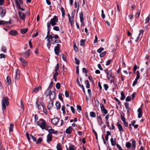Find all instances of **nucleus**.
<instances>
[{
	"mask_svg": "<svg viewBox=\"0 0 150 150\" xmlns=\"http://www.w3.org/2000/svg\"><path fill=\"white\" fill-rule=\"evenodd\" d=\"M5 57V55L4 54H0V58H4Z\"/></svg>",
	"mask_w": 150,
	"mask_h": 150,
	"instance_id": "64",
	"label": "nucleus"
},
{
	"mask_svg": "<svg viewBox=\"0 0 150 150\" xmlns=\"http://www.w3.org/2000/svg\"><path fill=\"white\" fill-rule=\"evenodd\" d=\"M138 117L139 118H141L142 117V108H139L138 110Z\"/></svg>",
	"mask_w": 150,
	"mask_h": 150,
	"instance_id": "13",
	"label": "nucleus"
},
{
	"mask_svg": "<svg viewBox=\"0 0 150 150\" xmlns=\"http://www.w3.org/2000/svg\"><path fill=\"white\" fill-rule=\"evenodd\" d=\"M40 104L41 105L43 108L44 113L46 114H47V111L46 109L45 108V104L43 102H42L40 103Z\"/></svg>",
	"mask_w": 150,
	"mask_h": 150,
	"instance_id": "18",
	"label": "nucleus"
},
{
	"mask_svg": "<svg viewBox=\"0 0 150 150\" xmlns=\"http://www.w3.org/2000/svg\"><path fill=\"white\" fill-rule=\"evenodd\" d=\"M112 75V72L111 70H110L108 72L107 75V78L108 79H110Z\"/></svg>",
	"mask_w": 150,
	"mask_h": 150,
	"instance_id": "32",
	"label": "nucleus"
},
{
	"mask_svg": "<svg viewBox=\"0 0 150 150\" xmlns=\"http://www.w3.org/2000/svg\"><path fill=\"white\" fill-rule=\"evenodd\" d=\"M60 45V44H58L57 45V46L55 47L54 51L55 54L56 55L59 54V52L60 49L59 47Z\"/></svg>",
	"mask_w": 150,
	"mask_h": 150,
	"instance_id": "9",
	"label": "nucleus"
},
{
	"mask_svg": "<svg viewBox=\"0 0 150 150\" xmlns=\"http://www.w3.org/2000/svg\"><path fill=\"white\" fill-rule=\"evenodd\" d=\"M124 105L126 108L127 112H129L130 110V108L129 107V104L128 103H124Z\"/></svg>",
	"mask_w": 150,
	"mask_h": 150,
	"instance_id": "24",
	"label": "nucleus"
},
{
	"mask_svg": "<svg viewBox=\"0 0 150 150\" xmlns=\"http://www.w3.org/2000/svg\"><path fill=\"white\" fill-rule=\"evenodd\" d=\"M90 116L93 117H95L96 115L95 113L93 112H90Z\"/></svg>",
	"mask_w": 150,
	"mask_h": 150,
	"instance_id": "39",
	"label": "nucleus"
},
{
	"mask_svg": "<svg viewBox=\"0 0 150 150\" xmlns=\"http://www.w3.org/2000/svg\"><path fill=\"white\" fill-rule=\"evenodd\" d=\"M69 21L70 23L71 26L74 24V17H71L69 18Z\"/></svg>",
	"mask_w": 150,
	"mask_h": 150,
	"instance_id": "26",
	"label": "nucleus"
},
{
	"mask_svg": "<svg viewBox=\"0 0 150 150\" xmlns=\"http://www.w3.org/2000/svg\"><path fill=\"white\" fill-rule=\"evenodd\" d=\"M18 14L20 19L23 20L24 21L26 17V15H28V14L27 13H26L25 14L21 11H18Z\"/></svg>",
	"mask_w": 150,
	"mask_h": 150,
	"instance_id": "5",
	"label": "nucleus"
},
{
	"mask_svg": "<svg viewBox=\"0 0 150 150\" xmlns=\"http://www.w3.org/2000/svg\"><path fill=\"white\" fill-rule=\"evenodd\" d=\"M7 83L8 85L10 84L11 83V80L10 77L8 76L6 78Z\"/></svg>",
	"mask_w": 150,
	"mask_h": 150,
	"instance_id": "33",
	"label": "nucleus"
},
{
	"mask_svg": "<svg viewBox=\"0 0 150 150\" xmlns=\"http://www.w3.org/2000/svg\"><path fill=\"white\" fill-rule=\"evenodd\" d=\"M28 28L22 29L21 30V32L22 34H25L28 31Z\"/></svg>",
	"mask_w": 150,
	"mask_h": 150,
	"instance_id": "31",
	"label": "nucleus"
},
{
	"mask_svg": "<svg viewBox=\"0 0 150 150\" xmlns=\"http://www.w3.org/2000/svg\"><path fill=\"white\" fill-rule=\"evenodd\" d=\"M46 124V123L45 121L42 119H40L38 121H37L36 122V125L39 126L42 129H45Z\"/></svg>",
	"mask_w": 150,
	"mask_h": 150,
	"instance_id": "3",
	"label": "nucleus"
},
{
	"mask_svg": "<svg viewBox=\"0 0 150 150\" xmlns=\"http://www.w3.org/2000/svg\"><path fill=\"white\" fill-rule=\"evenodd\" d=\"M59 120L56 118H53L51 120L52 122L54 125H56L57 124Z\"/></svg>",
	"mask_w": 150,
	"mask_h": 150,
	"instance_id": "20",
	"label": "nucleus"
},
{
	"mask_svg": "<svg viewBox=\"0 0 150 150\" xmlns=\"http://www.w3.org/2000/svg\"><path fill=\"white\" fill-rule=\"evenodd\" d=\"M55 105L57 107V109H59L61 107V105L60 102L58 101L56 102Z\"/></svg>",
	"mask_w": 150,
	"mask_h": 150,
	"instance_id": "29",
	"label": "nucleus"
},
{
	"mask_svg": "<svg viewBox=\"0 0 150 150\" xmlns=\"http://www.w3.org/2000/svg\"><path fill=\"white\" fill-rule=\"evenodd\" d=\"M40 103L41 102L39 103L38 100H37L36 102L37 106L39 110L41 109L42 108V107L41 105L40 104Z\"/></svg>",
	"mask_w": 150,
	"mask_h": 150,
	"instance_id": "34",
	"label": "nucleus"
},
{
	"mask_svg": "<svg viewBox=\"0 0 150 150\" xmlns=\"http://www.w3.org/2000/svg\"><path fill=\"white\" fill-rule=\"evenodd\" d=\"M85 84L86 85V87L87 88H88L90 87V84L88 80H86L85 81Z\"/></svg>",
	"mask_w": 150,
	"mask_h": 150,
	"instance_id": "38",
	"label": "nucleus"
},
{
	"mask_svg": "<svg viewBox=\"0 0 150 150\" xmlns=\"http://www.w3.org/2000/svg\"><path fill=\"white\" fill-rule=\"evenodd\" d=\"M61 10L62 14V16L64 17L65 16V11L63 7H61Z\"/></svg>",
	"mask_w": 150,
	"mask_h": 150,
	"instance_id": "41",
	"label": "nucleus"
},
{
	"mask_svg": "<svg viewBox=\"0 0 150 150\" xmlns=\"http://www.w3.org/2000/svg\"><path fill=\"white\" fill-rule=\"evenodd\" d=\"M6 13V10L3 9L2 8H0V15L2 18L5 15Z\"/></svg>",
	"mask_w": 150,
	"mask_h": 150,
	"instance_id": "7",
	"label": "nucleus"
},
{
	"mask_svg": "<svg viewBox=\"0 0 150 150\" xmlns=\"http://www.w3.org/2000/svg\"><path fill=\"white\" fill-rule=\"evenodd\" d=\"M117 125L118 126V129L120 132L122 131L123 130L122 126L118 122L117 123Z\"/></svg>",
	"mask_w": 150,
	"mask_h": 150,
	"instance_id": "27",
	"label": "nucleus"
},
{
	"mask_svg": "<svg viewBox=\"0 0 150 150\" xmlns=\"http://www.w3.org/2000/svg\"><path fill=\"white\" fill-rule=\"evenodd\" d=\"M42 141V139L41 138H39L38 139V140L36 142H36V144H39L40 143V142Z\"/></svg>",
	"mask_w": 150,
	"mask_h": 150,
	"instance_id": "45",
	"label": "nucleus"
},
{
	"mask_svg": "<svg viewBox=\"0 0 150 150\" xmlns=\"http://www.w3.org/2000/svg\"><path fill=\"white\" fill-rule=\"evenodd\" d=\"M75 63L77 64H79L80 63V61L79 59H77V58H75Z\"/></svg>",
	"mask_w": 150,
	"mask_h": 150,
	"instance_id": "50",
	"label": "nucleus"
},
{
	"mask_svg": "<svg viewBox=\"0 0 150 150\" xmlns=\"http://www.w3.org/2000/svg\"><path fill=\"white\" fill-rule=\"evenodd\" d=\"M48 132H49V133H50V134H57L58 133L57 131H55L54 129H49L48 130Z\"/></svg>",
	"mask_w": 150,
	"mask_h": 150,
	"instance_id": "21",
	"label": "nucleus"
},
{
	"mask_svg": "<svg viewBox=\"0 0 150 150\" xmlns=\"http://www.w3.org/2000/svg\"><path fill=\"white\" fill-rule=\"evenodd\" d=\"M9 33L12 35H15L17 34L18 33L15 30H11L9 31Z\"/></svg>",
	"mask_w": 150,
	"mask_h": 150,
	"instance_id": "22",
	"label": "nucleus"
},
{
	"mask_svg": "<svg viewBox=\"0 0 150 150\" xmlns=\"http://www.w3.org/2000/svg\"><path fill=\"white\" fill-rule=\"evenodd\" d=\"M20 107L22 109H23L24 108V106L23 103V100L22 99H21V101H20Z\"/></svg>",
	"mask_w": 150,
	"mask_h": 150,
	"instance_id": "46",
	"label": "nucleus"
},
{
	"mask_svg": "<svg viewBox=\"0 0 150 150\" xmlns=\"http://www.w3.org/2000/svg\"><path fill=\"white\" fill-rule=\"evenodd\" d=\"M56 88L58 89H59L60 88V84L59 83H57L56 85Z\"/></svg>",
	"mask_w": 150,
	"mask_h": 150,
	"instance_id": "52",
	"label": "nucleus"
},
{
	"mask_svg": "<svg viewBox=\"0 0 150 150\" xmlns=\"http://www.w3.org/2000/svg\"><path fill=\"white\" fill-rule=\"evenodd\" d=\"M100 105L101 111L104 114V115H105L107 114L108 113V112L107 110L105 108L103 105L100 104Z\"/></svg>",
	"mask_w": 150,
	"mask_h": 150,
	"instance_id": "6",
	"label": "nucleus"
},
{
	"mask_svg": "<svg viewBox=\"0 0 150 150\" xmlns=\"http://www.w3.org/2000/svg\"><path fill=\"white\" fill-rule=\"evenodd\" d=\"M50 100L49 102L47 105V108L49 110L51 109L53 105V101L52 100V99H51L50 98Z\"/></svg>",
	"mask_w": 150,
	"mask_h": 150,
	"instance_id": "15",
	"label": "nucleus"
},
{
	"mask_svg": "<svg viewBox=\"0 0 150 150\" xmlns=\"http://www.w3.org/2000/svg\"><path fill=\"white\" fill-rule=\"evenodd\" d=\"M110 142L112 146H115L116 145V141L115 138L113 139L112 138H111L110 139Z\"/></svg>",
	"mask_w": 150,
	"mask_h": 150,
	"instance_id": "23",
	"label": "nucleus"
},
{
	"mask_svg": "<svg viewBox=\"0 0 150 150\" xmlns=\"http://www.w3.org/2000/svg\"><path fill=\"white\" fill-rule=\"evenodd\" d=\"M111 59H109L106 62V65H108L110 64L111 62Z\"/></svg>",
	"mask_w": 150,
	"mask_h": 150,
	"instance_id": "60",
	"label": "nucleus"
},
{
	"mask_svg": "<svg viewBox=\"0 0 150 150\" xmlns=\"http://www.w3.org/2000/svg\"><path fill=\"white\" fill-rule=\"evenodd\" d=\"M22 62L23 65V66L25 67L27 65V62L23 58H21L19 59Z\"/></svg>",
	"mask_w": 150,
	"mask_h": 150,
	"instance_id": "17",
	"label": "nucleus"
},
{
	"mask_svg": "<svg viewBox=\"0 0 150 150\" xmlns=\"http://www.w3.org/2000/svg\"><path fill=\"white\" fill-rule=\"evenodd\" d=\"M75 146L74 145H70L69 147V150H75V149L74 148Z\"/></svg>",
	"mask_w": 150,
	"mask_h": 150,
	"instance_id": "47",
	"label": "nucleus"
},
{
	"mask_svg": "<svg viewBox=\"0 0 150 150\" xmlns=\"http://www.w3.org/2000/svg\"><path fill=\"white\" fill-rule=\"evenodd\" d=\"M10 23V22L6 21L3 20H0V25L7 24Z\"/></svg>",
	"mask_w": 150,
	"mask_h": 150,
	"instance_id": "30",
	"label": "nucleus"
},
{
	"mask_svg": "<svg viewBox=\"0 0 150 150\" xmlns=\"http://www.w3.org/2000/svg\"><path fill=\"white\" fill-rule=\"evenodd\" d=\"M59 67V64L58 63H57V64L56 66L55 67V72H57V71L58 70Z\"/></svg>",
	"mask_w": 150,
	"mask_h": 150,
	"instance_id": "51",
	"label": "nucleus"
},
{
	"mask_svg": "<svg viewBox=\"0 0 150 150\" xmlns=\"http://www.w3.org/2000/svg\"><path fill=\"white\" fill-rule=\"evenodd\" d=\"M14 125L12 124H11L10 125V126L9 127V131L10 132V131H13Z\"/></svg>",
	"mask_w": 150,
	"mask_h": 150,
	"instance_id": "40",
	"label": "nucleus"
},
{
	"mask_svg": "<svg viewBox=\"0 0 150 150\" xmlns=\"http://www.w3.org/2000/svg\"><path fill=\"white\" fill-rule=\"evenodd\" d=\"M52 82H51L48 89L45 93L46 96H50V98L51 99H54L55 98V93L54 91H53L52 92L51 91V88L52 87Z\"/></svg>",
	"mask_w": 150,
	"mask_h": 150,
	"instance_id": "1",
	"label": "nucleus"
},
{
	"mask_svg": "<svg viewBox=\"0 0 150 150\" xmlns=\"http://www.w3.org/2000/svg\"><path fill=\"white\" fill-rule=\"evenodd\" d=\"M9 104V102L8 100V98L6 96H4L2 98V99L1 100V105H2V109L3 111V112H4L6 109V106H8Z\"/></svg>",
	"mask_w": 150,
	"mask_h": 150,
	"instance_id": "2",
	"label": "nucleus"
},
{
	"mask_svg": "<svg viewBox=\"0 0 150 150\" xmlns=\"http://www.w3.org/2000/svg\"><path fill=\"white\" fill-rule=\"evenodd\" d=\"M60 40H55L54 41V42H52V44H54V43H59L60 42Z\"/></svg>",
	"mask_w": 150,
	"mask_h": 150,
	"instance_id": "56",
	"label": "nucleus"
},
{
	"mask_svg": "<svg viewBox=\"0 0 150 150\" xmlns=\"http://www.w3.org/2000/svg\"><path fill=\"white\" fill-rule=\"evenodd\" d=\"M53 29L55 31H59V27L57 26H54Z\"/></svg>",
	"mask_w": 150,
	"mask_h": 150,
	"instance_id": "53",
	"label": "nucleus"
},
{
	"mask_svg": "<svg viewBox=\"0 0 150 150\" xmlns=\"http://www.w3.org/2000/svg\"><path fill=\"white\" fill-rule=\"evenodd\" d=\"M79 17L81 22L83 23L84 20V18L83 13L82 12H81V13H79Z\"/></svg>",
	"mask_w": 150,
	"mask_h": 150,
	"instance_id": "25",
	"label": "nucleus"
},
{
	"mask_svg": "<svg viewBox=\"0 0 150 150\" xmlns=\"http://www.w3.org/2000/svg\"><path fill=\"white\" fill-rule=\"evenodd\" d=\"M121 97L120 98V100H124L125 98V96L124 93L122 91H121Z\"/></svg>",
	"mask_w": 150,
	"mask_h": 150,
	"instance_id": "36",
	"label": "nucleus"
},
{
	"mask_svg": "<svg viewBox=\"0 0 150 150\" xmlns=\"http://www.w3.org/2000/svg\"><path fill=\"white\" fill-rule=\"evenodd\" d=\"M140 11H141V9L140 8H138V10H137V13H136V16L137 18H138L139 17V16H140Z\"/></svg>",
	"mask_w": 150,
	"mask_h": 150,
	"instance_id": "35",
	"label": "nucleus"
},
{
	"mask_svg": "<svg viewBox=\"0 0 150 150\" xmlns=\"http://www.w3.org/2000/svg\"><path fill=\"white\" fill-rule=\"evenodd\" d=\"M41 87L40 86H39L38 87H36L35 88L33 91V93H36L38 92L40 90H41Z\"/></svg>",
	"mask_w": 150,
	"mask_h": 150,
	"instance_id": "19",
	"label": "nucleus"
},
{
	"mask_svg": "<svg viewBox=\"0 0 150 150\" xmlns=\"http://www.w3.org/2000/svg\"><path fill=\"white\" fill-rule=\"evenodd\" d=\"M58 97L59 99L61 100L62 101L63 100L62 97V94L61 93H59L58 95Z\"/></svg>",
	"mask_w": 150,
	"mask_h": 150,
	"instance_id": "57",
	"label": "nucleus"
},
{
	"mask_svg": "<svg viewBox=\"0 0 150 150\" xmlns=\"http://www.w3.org/2000/svg\"><path fill=\"white\" fill-rule=\"evenodd\" d=\"M30 54V50H28L26 51L24 54V55L25 57H28Z\"/></svg>",
	"mask_w": 150,
	"mask_h": 150,
	"instance_id": "28",
	"label": "nucleus"
},
{
	"mask_svg": "<svg viewBox=\"0 0 150 150\" xmlns=\"http://www.w3.org/2000/svg\"><path fill=\"white\" fill-rule=\"evenodd\" d=\"M138 80L137 79H135V80L134 81L132 84L133 86H134L137 84Z\"/></svg>",
	"mask_w": 150,
	"mask_h": 150,
	"instance_id": "61",
	"label": "nucleus"
},
{
	"mask_svg": "<svg viewBox=\"0 0 150 150\" xmlns=\"http://www.w3.org/2000/svg\"><path fill=\"white\" fill-rule=\"evenodd\" d=\"M72 130V127L71 126L69 127L68 128H67L66 130V133L70 134H71Z\"/></svg>",
	"mask_w": 150,
	"mask_h": 150,
	"instance_id": "16",
	"label": "nucleus"
},
{
	"mask_svg": "<svg viewBox=\"0 0 150 150\" xmlns=\"http://www.w3.org/2000/svg\"><path fill=\"white\" fill-rule=\"evenodd\" d=\"M140 77V75H139V71H137V76L136 78H135L136 79H138Z\"/></svg>",
	"mask_w": 150,
	"mask_h": 150,
	"instance_id": "48",
	"label": "nucleus"
},
{
	"mask_svg": "<svg viewBox=\"0 0 150 150\" xmlns=\"http://www.w3.org/2000/svg\"><path fill=\"white\" fill-rule=\"evenodd\" d=\"M131 143L129 142H127L126 144V146L127 148H129L131 146Z\"/></svg>",
	"mask_w": 150,
	"mask_h": 150,
	"instance_id": "54",
	"label": "nucleus"
},
{
	"mask_svg": "<svg viewBox=\"0 0 150 150\" xmlns=\"http://www.w3.org/2000/svg\"><path fill=\"white\" fill-rule=\"evenodd\" d=\"M74 50L75 51H76V52L78 51V49L77 47V46H76V45L75 44L74 45Z\"/></svg>",
	"mask_w": 150,
	"mask_h": 150,
	"instance_id": "62",
	"label": "nucleus"
},
{
	"mask_svg": "<svg viewBox=\"0 0 150 150\" xmlns=\"http://www.w3.org/2000/svg\"><path fill=\"white\" fill-rule=\"evenodd\" d=\"M58 22V19L57 17L55 16H54L53 18H51L50 22L47 23V26L49 24L50 27V25L52 26H54L57 24Z\"/></svg>",
	"mask_w": 150,
	"mask_h": 150,
	"instance_id": "4",
	"label": "nucleus"
},
{
	"mask_svg": "<svg viewBox=\"0 0 150 150\" xmlns=\"http://www.w3.org/2000/svg\"><path fill=\"white\" fill-rule=\"evenodd\" d=\"M97 119L99 125L100 126L102 125L103 123V122L100 115H99L97 117Z\"/></svg>",
	"mask_w": 150,
	"mask_h": 150,
	"instance_id": "12",
	"label": "nucleus"
},
{
	"mask_svg": "<svg viewBox=\"0 0 150 150\" xmlns=\"http://www.w3.org/2000/svg\"><path fill=\"white\" fill-rule=\"evenodd\" d=\"M106 52H102V53L100 54V57H104L105 54H106Z\"/></svg>",
	"mask_w": 150,
	"mask_h": 150,
	"instance_id": "55",
	"label": "nucleus"
},
{
	"mask_svg": "<svg viewBox=\"0 0 150 150\" xmlns=\"http://www.w3.org/2000/svg\"><path fill=\"white\" fill-rule=\"evenodd\" d=\"M47 26V29L48 30L47 32V35L45 39H47L48 38H49L50 36H51V38H52V36L51 35H49L50 33V27L49 25H48V26Z\"/></svg>",
	"mask_w": 150,
	"mask_h": 150,
	"instance_id": "11",
	"label": "nucleus"
},
{
	"mask_svg": "<svg viewBox=\"0 0 150 150\" xmlns=\"http://www.w3.org/2000/svg\"><path fill=\"white\" fill-rule=\"evenodd\" d=\"M16 75L15 76V79L18 80L20 77V71L18 69H16Z\"/></svg>",
	"mask_w": 150,
	"mask_h": 150,
	"instance_id": "8",
	"label": "nucleus"
},
{
	"mask_svg": "<svg viewBox=\"0 0 150 150\" xmlns=\"http://www.w3.org/2000/svg\"><path fill=\"white\" fill-rule=\"evenodd\" d=\"M101 16L103 18H105V15L104 13V11L103 10L101 11Z\"/></svg>",
	"mask_w": 150,
	"mask_h": 150,
	"instance_id": "59",
	"label": "nucleus"
},
{
	"mask_svg": "<svg viewBox=\"0 0 150 150\" xmlns=\"http://www.w3.org/2000/svg\"><path fill=\"white\" fill-rule=\"evenodd\" d=\"M57 150H62L61 145L60 143H58L57 146Z\"/></svg>",
	"mask_w": 150,
	"mask_h": 150,
	"instance_id": "37",
	"label": "nucleus"
},
{
	"mask_svg": "<svg viewBox=\"0 0 150 150\" xmlns=\"http://www.w3.org/2000/svg\"><path fill=\"white\" fill-rule=\"evenodd\" d=\"M15 2L16 5V7L18 8H20V6L19 4L18 1L17 0H16L15 1Z\"/></svg>",
	"mask_w": 150,
	"mask_h": 150,
	"instance_id": "42",
	"label": "nucleus"
},
{
	"mask_svg": "<svg viewBox=\"0 0 150 150\" xmlns=\"http://www.w3.org/2000/svg\"><path fill=\"white\" fill-rule=\"evenodd\" d=\"M1 50L4 53H5L6 51V49L5 46H3L1 47Z\"/></svg>",
	"mask_w": 150,
	"mask_h": 150,
	"instance_id": "44",
	"label": "nucleus"
},
{
	"mask_svg": "<svg viewBox=\"0 0 150 150\" xmlns=\"http://www.w3.org/2000/svg\"><path fill=\"white\" fill-rule=\"evenodd\" d=\"M104 48L103 47H100V48H99V49H98L97 50V52L99 53H101L103 50H104Z\"/></svg>",
	"mask_w": 150,
	"mask_h": 150,
	"instance_id": "49",
	"label": "nucleus"
},
{
	"mask_svg": "<svg viewBox=\"0 0 150 150\" xmlns=\"http://www.w3.org/2000/svg\"><path fill=\"white\" fill-rule=\"evenodd\" d=\"M51 37L50 36L49 38L47 39V41L48 42V43L47 44V46L49 50H50V48L52 44V42L51 41V40H52Z\"/></svg>",
	"mask_w": 150,
	"mask_h": 150,
	"instance_id": "10",
	"label": "nucleus"
},
{
	"mask_svg": "<svg viewBox=\"0 0 150 150\" xmlns=\"http://www.w3.org/2000/svg\"><path fill=\"white\" fill-rule=\"evenodd\" d=\"M61 55H62V57L63 59V60L65 62H66L67 61V60H66V58L64 54H62Z\"/></svg>",
	"mask_w": 150,
	"mask_h": 150,
	"instance_id": "58",
	"label": "nucleus"
},
{
	"mask_svg": "<svg viewBox=\"0 0 150 150\" xmlns=\"http://www.w3.org/2000/svg\"><path fill=\"white\" fill-rule=\"evenodd\" d=\"M125 100L126 101H130L131 100V97L129 96H127Z\"/></svg>",
	"mask_w": 150,
	"mask_h": 150,
	"instance_id": "63",
	"label": "nucleus"
},
{
	"mask_svg": "<svg viewBox=\"0 0 150 150\" xmlns=\"http://www.w3.org/2000/svg\"><path fill=\"white\" fill-rule=\"evenodd\" d=\"M85 40L82 39L80 41V45L81 46H84L85 45Z\"/></svg>",
	"mask_w": 150,
	"mask_h": 150,
	"instance_id": "43",
	"label": "nucleus"
},
{
	"mask_svg": "<svg viewBox=\"0 0 150 150\" xmlns=\"http://www.w3.org/2000/svg\"><path fill=\"white\" fill-rule=\"evenodd\" d=\"M52 136L51 134L49 133L47 136V141L48 143L49 142L51 141L52 140Z\"/></svg>",
	"mask_w": 150,
	"mask_h": 150,
	"instance_id": "14",
	"label": "nucleus"
}]
</instances>
